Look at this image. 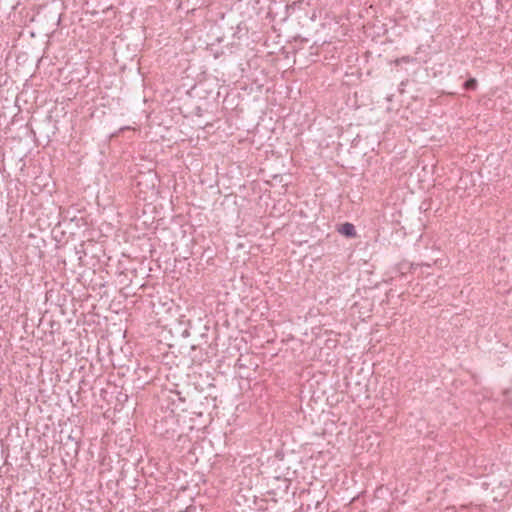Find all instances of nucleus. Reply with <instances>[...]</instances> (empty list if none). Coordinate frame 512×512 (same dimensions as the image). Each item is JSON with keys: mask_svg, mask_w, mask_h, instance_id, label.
<instances>
[{"mask_svg": "<svg viewBox=\"0 0 512 512\" xmlns=\"http://www.w3.org/2000/svg\"><path fill=\"white\" fill-rule=\"evenodd\" d=\"M337 231L349 238H354L357 236L355 226L352 223L346 222L338 226Z\"/></svg>", "mask_w": 512, "mask_h": 512, "instance_id": "f257e3e1", "label": "nucleus"}, {"mask_svg": "<svg viewBox=\"0 0 512 512\" xmlns=\"http://www.w3.org/2000/svg\"><path fill=\"white\" fill-rule=\"evenodd\" d=\"M476 85H477L476 79L475 78H470L469 80H467L464 83V88L465 89H472V90H474L476 88Z\"/></svg>", "mask_w": 512, "mask_h": 512, "instance_id": "f03ea898", "label": "nucleus"}]
</instances>
